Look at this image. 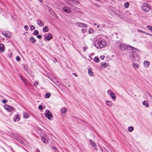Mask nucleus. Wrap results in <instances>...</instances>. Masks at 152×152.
Wrapping results in <instances>:
<instances>
[{"mask_svg": "<svg viewBox=\"0 0 152 152\" xmlns=\"http://www.w3.org/2000/svg\"><path fill=\"white\" fill-rule=\"evenodd\" d=\"M134 49L133 50L131 49H128V54L130 59L133 61H138L140 59L139 55L134 51Z\"/></svg>", "mask_w": 152, "mask_h": 152, "instance_id": "f257e3e1", "label": "nucleus"}, {"mask_svg": "<svg viewBox=\"0 0 152 152\" xmlns=\"http://www.w3.org/2000/svg\"><path fill=\"white\" fill-rule=\"evenodd\" d=\"M117 47L118 48L122 50H128V47H130L132 48V50L136 49V50H137L138 49L137 48L132 47L131 45H127L124 44H123L121 43L120 42H118L117 44Z\"/></svg>", "mask_w": 152, "mask_h": 152, "instance_id": "f03ea898", "label": "nucleus"}, {"mask_svg": "<svg viewBox=\"0 0 152 152\" xmlns=\"http://www.w3.org/2000/svg\"><path fill=\"white\" fill-rule=\"evenodd\" d=\"M106 45L105 40L104 39H98L96 41L95 46L97 48H102L105 47Z\"/></svg>", "mask_w": 152, "mask_h": 152, "instance_id": "7ed1b4c3", "label": "nucleus"}, {"mask_svg": "<svg viewBox=\"0 0 152 152\" xmlns=\"http://www.w3.org/2000/svg\"><path fill=\"white\" fill-rule=\"evenodd\" d=\"M142 8L143 10L146 12H148L151 9V6L146 3L142 4Z\"/></svg>", "mask_w": 152, "mask_h": 152, "instance_id": "20e7f679", "label": "nucleus"}, {"mask_svg": "<svg viewBox=\"0 0 152 152\" xmlns=\"http://www.w3.org/2000/svg\"><path fill=\"white\" fill-rule=\"evenodd\" d=\"M45 116L49 120L51 119V118L53 117V115L50 111L48 110H45Z\"/></svg>", "mask_w": 152, "mask_h": 152, "instance_id": "39448f33", "label": "nucleus"}, {"mask_svg": "<svg viewBox=\"0 0 152 152\" xmlns=\"http://www.w3.org/2000/svg\"><path fill=\"white\" fill-rule=\"evenodd\" d=\"M2 34L5 37L8 38H10L12 36V34L9 31H4L2 33Z\"/></svg>", "mask_w": 152, "mask_h": 152, "instance_id": "423d86ee", "label": "nucleus"}, {"mask_svg": "<svg viewBox=\"0 0 152 152\" xmlns=\"http://www.w3.org/2000/svg\"><path fill=\"white\" fill-rule=\"evenodd\" d=\"M4 107L6 110L10 112L12 111L13 109L12 107L7 104L4 106Z\"/></svg>", "mask_w": 152, "mask_h": 152, "instance_id": "0eeeda50", "label": "nucleus"}, {"mask_svg": "<svg viewBox=\"0 0 152 152\" xmlns=\"http://www.w3.org/2000/svg\"><path fill=\"white\" fill-rule=\"evenodd\" d=\"M52 36L51 34H49L48 35L45 34L44 35V40H46L49 41L52 38Z\"/></svg>", "mask_w": 152, "mask_h": 152, "instance_id": "6e6552de", "label": "nucleus"}, {"mask_svg": "<svg viewBox=\"0 0 152 152\" xmlns=\"http://www.w3.org/2000/svg\"><path fill=\"white\" fill-rule=\"evenodd\" d=\"M76 25L81 27H87L88 26L87 25L82 23L77 22Z\"/></svg>", "mask_w": 152, "mask_h": 152, "instance_id": "1a4fd4ad", "label": "nucleus"}, {"mask_svg": "<svg viewBox=\"0 0 152 152\" xmlns=\"http://www.w3.org/2000/svg\"><path fill=\"white\" fill-rule=\"evenodd\" d=\"M68 1L72 2V4L78 6L80 4V3L77 1V0H67Z\"/></svg>", "mask_w": 152, "mask_h": 152, "instance_id": "9d476101", "label": "nucleus"}, {"mask_svg": "<svg viewBox=\"0 0 152 152\" xmlns=\"http://www.w3.org/2000/svg\"><path fill=\"white\" fill-rule=\"evenodd\" d=\"M4 48L5 47L3 44H0V52L3 53L4 51Z\"/></svg>", "mask_w": 152, "mask_h": 152, "instance_id": "9b49d317", "label": "nucleus"}, {"mask_svg": "<svg viewBox=\"0 0 152 152\" xmlns=\"http://www.w3.org/2000/svg\"><path fill=\"white\" fill-rule=\"evenodd\" d=\"M63 9L65 12L67 13H69L71 12V10L69 8L67 7H64Z\"/></svg>", "mask_w": 152, "mask_h": 152, "instance_id": "f8f14e48", "label": "nucleus"}, {"mask_svg": "<svg viewBox=\"0 0 152 152\" xmlns=\"http://www.w3.org/2000/svg\"><path fill=\"white\" fill-rule=\"evenodd\" d=\"M37 23L38 24L41 26H44V23L43 21L40 20H38L37 21Z\"/></svg>", "mask_w": 152, "mask_h": 152, "instance_id": "ddd939ff", "label": "nucleus"}, {"mask_svg": "<svg viewBox=\"0 0 152 152\" xmlns=\"http://www.w3.org/2000/svg\"><path fill=\"white\" fill-rule=\"evenodd\" d=\"M67 111V110L66 108L63 107L61 109L60 112L61 114H65Z\"/></svg>", "mask_w": 152, "mask_h": 152, "instance_id": "4468645a", "label": "nucleus"}, {"mask_svg": "<svg viewBox=\"0 0 152 152\" xmlns=\"http://www.w3.org/2000/svg\"><path fill=\"white\" fill-rule=\"evenodd\" d=\"M101 66L104 68H105L108 66V64L106 62L101 63Z\"/></svg>", "mask_w": 152, "mask_h": 152, "instance_id": "2eb2a0df", "label": "nucleus"}, {"mask_svg": "<svg viewBox=\"0 0 152 152\" xmlns=\"http://www.w3.org/2000/svg\"><path fill=\"white\" fill-rule=\"evenodd\" d=\"M23 117L25 118H27L29 117L28 114L25 112H24L23 113Z\"/></svg>", "mask_w": 152, "mask_h": 152, "instance_id": "dca6fc26", "label": "nucleus"}, {"mask_svg": "<svg viewBox=\"0 0 152 152\" xmlns=\"http://www.w3.org/2000/svg\"><path fill=\"white\" fill-rule=\"evenodd\" d=\"M89 142H90L91 145L93 146L94 148H95L96 145L94 141L92 140H90Z\"/></svg>", "mask_w": 152, "mask_h": 152, "instance_id": "f3484780", "label": "nucleus"}, {"mask_svg": "<svg viewBox=\"0 0 152 152\" xmlns=\"http://www.w3.org/2000/svg\"><path fill=\"white\" fill-rule=\"evenodd\" d=\"M143 64L145 67H147L149 65L150 62H149L147 61H145L144 62Z\"/></svg>", "mask_w": 152, "mask_h": 152, "instance_id": "a211bd4d", "label": "nucleus"}, {"mask_svg": "<svg viewBox=\"0 0 152 152\" xmlns=\"http://www.w3.org/2000/svg\"><path fill=\"white\" fill-rule=\"evenodd\" d=\"M30 40L31 42L32 43H34L36 42V40L34 38L32 37H30Z\"/></svg>", "mask_w": 152, "mask_h": 152, "instance_id": "6ab92c4d", "label": "nucleus"}, {"mask_svg": "<svg viewBox=\"0 0 152 152\" xmlns=\"http://www.w3.org/2000/svg\"><path fill=\"white\" fill-rule=\"evenodd\" d=\"M49 31L48 28L47 26H45L43 28V31L44 32H47Z\"/></svg>", "mask_w": 152, "mask_h": 152, "instance_id": "aec40b11", "label": "nucleus"}, {"mask_svg": "<svg viewBox=\"0 0 152 152\" xmlns=\"http://www.w3.org/2000/svg\"><path fill=\"white\" fill-rule=\"evenodd\" d=\"M106 103L107 105L110 106H112L113 104L112 102L110 101H106Z\"/></svg>", "mask_w": 152, "mask_h": 152, "instance_id": "412c9836", "label": "nucleus"}, {"mask_svg": "<svg viewBox=\"0 0 152 152\" xmlns=\"http://www.w3.org/2000/svg\"><path fill=\"white\" fill-rule=\"evenodd\" d=\"M110 95L111 96L112 99H115L116 97L115 96V94H114L113 93L112 91L110 92Z\"/></svg>", "mask_w": 152, "mask_h": 152, "instance_id": "4be33fe9", "label": "nucleus"}, {"mask_svg": "<svg viewBox=\"0 0 152 152\" xmlns=\"http://www.w3.org/2000/svg\"><path fill=\"white\" fill-rule=\"evenodd\" d=\"M143 104L145 105L146 107H149V105L148 102L145 100H144L143 101Z\"/></svg>", "mask_w": 152, "mask_h": 152, "instance_id": "5701e85b", "label": "nucleus"}, {"mask_svg": "<svg viewBox=\"0 0 152 152\" xmlns=\"http://www.w3.org/2000/svg\"><path fill=\"white\" fill-rule=\"evenodd\" d=\"M133 66L134 68L138 69L139 67V64L136 63H133Z\"/></svg>", "mask_w": 152, "mask_h": 152, "instance_id": "b1692460", "label": "nucleus"}, {"mask_svg": "<svg viewBox=\"0 0 152 152\" xmlns=\"http://www.w3.org/2000/svg\"><path fill=\"white\" fill-rule=\"evenodd\" d=\"M41 140L43 142L45 143H47L48 142L47 140L45 138L42 137L41 138Z\"/></svg>", "mask_w": 152, "mask_h": 152, "instance_id": "393cba45", "label": "nucleus"}, {"mask_svg": "<svg viewBox=\"0 0 152 152\" xmlns=\"http://www.w3.org/2000/svg\"><path fill=\"white\" fill-rule=\"evenodd\" d=\"M94 61L97 63H99V62L100 60L98 57L96 56L94 58Z\"/></svg>", "mask_w": 152, "mask_h": 152, "instance_id": "a878e982", "label": "nucleus"}, {"mask_svg": "<svg viewBox=\"0 0 152 152\" xmlns=\"http://www.w3.org/2000/svg\"><path fill=\"white\" fill-rule=\"evenodd\" d=\"M51 96L50 94L49 93H46L45 96V98H49Z\"/></svg>", "mask_w": 152, "mask_h": 152, "instance_id": "bb28decb", "label": "nucleus"}, {"mask_svg": "<svg viewBox=\"0 0 152 152\" xmlns=\"http://www.w3.org/2000/svg\"><path fill=\"white\" fill-rule=\"evenodd\" d=\"M20 119V118L19 116H15V118L14 119V121L15 122L18 121Z\"/></svg>", "mask_w": 152, "mask_h": 152, "instance_id": "cd10ccee", "label": "nucleus"}, {"mask_svg": "<svg viewBox=\"0 0 152 152\" xmlns=\"http://www.w3.org/2000/svg\"><path fill=\"white\" fill-rule=\"evenodd\" d=\"M21 79L22 80V81L24 83L26 84V79L24 78V77H21Z\"/></svg>", "mask_w": 152, "mask_h": 152, "instance_id": "c85d7f7f", "label": "nucleus"}, {"mask_svg": "<svg viewBox=\"0 0 152 152\" xmlns=\"http://www.w3.org/2000/svg\"><path fill=\"white\" fill-rule=\"evenodd\" d=\"M128 131L130 132H132L134 130V128L132 126H130L128 128Z\"/></svg>", "mask_w": 152, "mask_h": 152, "instance_id": "c756f323", "label": "nucleus"}, {"mask_svg": "<svg viewBox=\"0 0 152 152\" xmlns=\"http://www.w3.org/2000/svg\"><path fill=\"white\" fill-rule=\"evenodd\" d=\"M129 3L128 2L124 4V6L126 8H127L129 7Z\"/></svg>", "mask_w": 152, "mask_h": 152, "instance_id": "7c9ffc66", "label": "nucleus"}, {"mask_svg": "<svg viewBox=\"0 0 152 152\" xmlns=\"http://www.w3.org/2000/svg\"><path fill=\"white\" fill-rule=\"evenodd\" d=\"M39 33V31L37 30H35L34 31V33L33 34H34L35 35H37Z\"/></svg>", "mask_w": 152, "mask_h": 152, "instance_id": "2f4dec72", "label": "nucleus"}, {"mask_svg": "<svg viewBox=\"0 0 152 152\" xmlns=\"http://www.w3.org/2000/svg\"><path fill=\"white\" fill-rule=\"evenodd\" d=\"M88 73L91 76H92L93 75V72L91 71V70L88 69Z\"/></svg>", "mask_w": 152, "mask_h": 152, "instance_id": "473e14b6", "label": "nucleus"}, {"mask_svg": "<svg viewBox=\"0 0 152 152\" xmlns=\"http://www.w3.org/2000/svg\"><path fill=\"white\" fill-rule=\"evenodd\" d=\"M147 28L148 30L151 31L152 32V26H147Z\"/></svg>", "mask_w": 152, "mask_h": 152, "instance_id": "72a5a7b5", "label": "nucleus"}, {"mask_svg": "<svg viewBox=\"0 0 152 152\" xmlns=\"http://www.w3.org/2000/svg\"><path fill=\"white\" fill-rule=\"evenodd\" d=\"M88 31H89V33L90 34H93L94 32V31L93 30H92V29L91 28H90L89 29Z\"/></svg>", "mask_w": 152, "mask_h": 152, "instance_id": "f704fd0d", "label": "nucleus"}, {"mask_svg": "<svg viewBox=\"0 0 152 152\" xmlns=\"http://www.w3.org/2000/svg\"><path fill=\"white\" fill-rule=\"evenodd\" d=\"M30 27L31 29V30H34L35 28V27L33 25H31L30 26Z\"/></svg>", "mask_w": 152, "mask_h": 152, "instance_id": "c9c22d12", "label": "nucleus"}, {"mask_svg": "<svg viewBox=\"0 0 152 152\" xmlns=\"http://www.w3.org/2000/svg\"><path fill=\"white\" fill-rule=\"evenodd\" d=\"M24 28L26 31H27L28 30V28L27 25H26L24 26Z\"/></svg>", "mask_w": 152, "mask_h": 152, "instance_id": "e433bc0d", "label": "nucleus"}, {"mask_svg": "<svg viewBox=\"0 0 152 152\" xmlns=\"http://www.w3.org/2000/svg\"><path fill=\"white\" fill-rule=\"evenodd\" d=\"M141 31L143 33H145L146 35H150V36H152V34H150V33H146L144 31Z\"/></svg>", "mask_w": 152, "mask_h": 152, "instance_id": "4c0bfd02", "label": "nucleus"}, {"mask_svg": "<svg viewBox=\"0 0 152 152\" xmlns=\"http://www.w3.org/2000/svg\"><path fill=\"white\" fill-rule=\"evenodd\" d=\"M16 59L18 61H19L20 60V58L18 56H17L16 57Z\"/></svg>", "mask_w": 152, "mask_h": 152, "instance_id": "58836bf2", "label": "nucleus"}, {"mask_svg": "<svg viewBox=\"0 0 152 152\" xmlns=\"http://www.w3.org/2000/svg\"><path fill=\"white\" fill-rule=\"evenodd\" d=\"M54 63H56L57 62V60L55 58H53L52 59Z\"/></svg>", "mask_w": 152, "mask_h": 152, "instance_id": "ea45409f", "label": "nucleus"}, {"mask_svg": "<svg viewBox=\"0 0 152 152\" xmlns=\"http://www.w3.org/2000/svg\"><path fill=\"white\" fill-rule=\"evenodd\" d=\"M87 31V30H86V29H82V30H81V31L82 32H83V33H85V32H86Z\"/></svg>", "mask_w": 152, "mask_h": 152, "instance_id": "a19ab883", "label": "nucleus"}, {"mask_svg": "<svg viewBox=\"0 0 152 152\" xmlns=\"http://www.w3.org/2000/svg\"><path fill=\"white\" fill-rule=\"evenodd\" d=\"M39 108L40 110H42L43 109V106L41 105H40L39 106Z\"/></svg>", "mask_w": 152, "mask_h": 152, "instance_id": "79ce46f5", "label": "nucleus"}, {"mask_svg": "<svg viewBox=\"0 0 152 152\" xmlns=\"http://www.w3.org/2000/svg\"><path fill=\"white\" fill-rule=\"evenodd\" d=\"M7 100H4L2 101V102L3 103L5 104V103H7Z\"/></svg>", "mask_w": 152, "mask_h": 152, "instance_id": "37998d69", "label": "nucleus"}, {"mask_svg": "<svg viewBox=\"0 0 152 152\" xmlns=\"http://www.w3.org/2000/svg\"><path fill=\"white\" fill-rule=\"evenodd\" d=\"M37 37L39 39H41L42 37V36L41 35H38L37 36Z\"/></svg>", "mask_w": 152, "mask_h": 152, "instance_id": "c03bdc74", "label": "nucleus"}, {"mask_svg": "<svg viewBox=\"0 0 152 152\" xmlns=\"http://www.w3.org/2000/svg\"><path fill=\"white\" fill-rule=\"evenodd\" d=\"M38 84V82L37 81H36L34 83V85L35 86H36V85H37Z\"/></svg>", "mask_w": 152, "mask_h": 152, "instance_id": "a18cd8bd", "label": "nucleus"}, {"mask_svg": "<svg viewBox=\"0 0 152 152\" xmlns=\"http://www.w3.org/2000/svg\"><path fill=\"white\" fill-rule=\"evenodd\" d=\"M100 58L101 59H104V56H100Z\"/></svg>", "mask_w": 152, "mask_h": 152, "instance_id": "49530a36", "label": "nucleus"}, {"mask_svg": "<svg viewBox=\"0 0 152 152\" xmlns=\"http://www.w3.org/2000/svg\"><path fill=\"white\" fill-rule=\"evenodd\" d=\"M72 74H73L76 77H77L78 76L75 73H72Z\"/></svg>", "mask_w": 152, "mask_h": 152, "instance_id": "de8ad7c7", "label": "nucleus"}, {"mask_svg": "<svg viewBox=\"0 0 152 152\" xmlns=\"http://www.w3.org/2000/svg\"><path fill=\"white\" fill-rule=\"evenodd\" d=\"M87 48L86 47H84L83 48V50L84 51H85V49Z\"/></svg>", "mask_w": 152, "mask_h": 152, "instance_id": "09e8293b", "label": "nucleus"}, {"mask_svg": "<svg viewBox=\"0 0 152 152\" xmlns=\"http://www.w3.org/2000/svg\"><path fill=\"white\" fill-rule=\"evenodd\" d=\"M38 1L41 3H42L43 1L42 0H38Z\"/></svg>", "mask_w": 152, "mask_h": 152, "instance_id": "8fccbe9b", "label": "nucleus"}, {"mask_svg": "<svg viewBox=\"0 0 152 152\" xmlns=\"http://www.w3.org/2000/svg\"><path fill=\"white\" fill-rule=\"evenodd\" d=\"M36 151H37V152H40V151L38 149H37L36 150Z\"/></svg>", "mask_w": 152, "mask_h": 152, "instance_id": "3c124183", "label": "nucleus"}, {"mask_svg": "<svg viewBox=\"0 0 152 152\" xmlns=\"http://www.w3.org/2000/svg\"><path fill=\"white\" fill-rule=\"evenodd\" d=\"M53 149L54 150H56V148L55 147H53Z\"/></svg>", "mask_w": 152, "mask_h": 152, "instance_id": "603ef678", "label": "nucleus"}, {"mask_svg": "<svg viewBox=\"0 0 152 152\" xmlns=\"http://www.w3.org/2000/svg\"><path fill=\"white\" fill-rule=\"evenodd\" d=\"M99 25H98L97 26V28H99Z\"/></svg>", "mask_w": 152, "mask_h": 152, "instance_id": "864d4df0", "label": "nucleus"}, {"mask_svg": "<svg viewBox=\"0 0 152 152\" xmlns=\"http://www.w3.org/2000/svg\"><path fill=\"white\" fill-rule=\"evenodd\" d=\"M96 25V23H94V25L95 26Z\"/></svg>", "mask_w": 152, "mask_h": 152, "instance_id": "5fc2aeb1", "label": "nucleus"}, {"mask_svg": "<svg viewBox=\"0 0 152 152\" xmlns=\"http://www.w3.org/2000/svg\"><path fill=\"white\" fill-rule=\"evenodd\" d=\"M109 91V90H108V91H107L108 93Z\"/></svg>", "mask_w": 152, "mask_h": 152, "instance_id": "6e6d98bb", "label": "nucleus"}, {"mask_svg": "<svg viewBox=\"0 0 152 152\" xmlns=\"http://www.w3.org/2000/svg\"><path fill=\"white\" fill-rule=\"evenodd\" d=\"M104 1H107V0H103Z\"/></svg>", "mask_w": 152, "mask_h": 152, "instance_id": "4d7b16f0", "label": "nucleus"}]
</instances>
